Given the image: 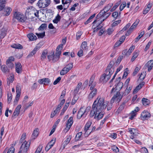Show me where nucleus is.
<instances>
[{
	"mask_svg": "<svg viewBox=\"0 0 153 153\" xmlns=\"http://www.w3.org/2000/svg\"><path fill=\"white\" fill-rule=\"evenodd\" d=\"M146 72H144L141 73L139 77L140 79L143 80L144 79L146 75Z\"/></svg>",
	"mask_w": 153,
	"mask_h": 153,
	"instance_id": "obj_55",
	"label": "nucleus"
},
{
	"mask_svg": "<svg viewBox=\"0 0 153 153\" xmlns=\"http://www.w3.org/2000/svg\"><path fill=\"white\" fill-rule=\"evenodd\" d=\"M134 48L135 46H131L126 52V55H130L134 49Z\"/></svg>",
	"mask_w": 153,
	"mask_h": 153,
	"instance_id": "obj_41",
	"label": "nucleus"
},
{
	"mask_svg": "<svg viewBox=\"0 0 153 153\" xmlns=\"http://www.w3.org/2000/svg\"><path fill=\"white\" fill-rule=\"evenodd\" d=\"M89 127H87V126H85L84 128V131L85 132V135L86 137L88 136L91 132V131L89 129Z\"/></svg>",
	"mask_w": 153,
	"mask_h": 153,
	"instance_id": "obj_34",
	"label": "nucleus"
},
{
	"mask_svg": "<svg viewBox=\"0 0 153 153\" xmlns=\"http://www.w3.org/2000/svg\"><path fill=\"white\" fill-rule=\"evenodd\" d=\"M69 101L68 102H67V101H66L65 105L64 107H63V108L62 109V112L60 114L61 115H63L64 114V112H65V111H66L68 106L69 105Z\"/></svg>",
	"mask_w": 153,
	"mask_h": 153,
	"instance_id": "obj_32",
	"label": "nucleus"
},
{
	"mask_svg": "<svg viewBox=\"0 0 153 153\" xmlns=\"http://www.w3.org/2000/svg\"><path fill=\"white\" fill-rule=\"evenodd\" d=\"M126 6V2H123L121 4L120 7V11H122Z\"/></svg>",
	"mask_w": 153,
	"mask_h": 153,
	"instance_id": "obj_59",
	"label": "nucleus"
},
{
	"mask_svg": "<svg viewBox=\"0 0 153 153\" xmlns=\"http://www.w3.org/2000/svg\"><path fill=\"white\" fill-rule=\"evenodd\" d=\"M82 85V83L79 82L77 85L76 89L74 90V91L75 93L77 94L81 88Z\"/></svg>",
	"mask_w": 153,
	"mask_h": 153,
	"instance_id": "obj_40",
	"label": "nucleus"
},
{
	"mask_svg": "<svg viewBox=\"0 0 153 153\" xmlns=\"http://www.w3.org/2000/svg\"><path fill=\"white\" fill-rule=\"evenodd\" d=\"M111 149L113 150V151L117 152H119V149L116 146H114L112 147Z\"/></svg>",
	"mask_w": 153,
	"mask_h": 153,
	"instance_id": "obj_64",
	"label": "nucleus"
},
{
	"mask_svg": "<svg viewBox=\"0 0 153 153\" xmlns=\"http://www.w3.org/2000/svg\"><path fill=\"white\" fill-rule=\"evenodd\" d=\"M60 17L58 14L56 17L55 19L53 20V22L56 24H57L58 23V22L60 20Z\"/></svg>",
	"mask_w": 153,
	"mask_h": 153,
	"instance_id": "obj_44",
	"label": "nucleus"
},
{
	"mask_svg": "<svg viewBox=\"0 0 153 153\" xmlns=\"http://www.w3.org/2000/svg\"><path fill=\"white\" fill-rule=\"evenodd\" d=\"M82 34V32L81 31H79L77 32L76 34V38L77 39H78L80 38Z\"/></svg>",
	"mask_w": 153,
	"mask_h": 153,
	"instance_id": "obj_62",
	"label": "nucleus"
},
{
	"mask_svg": "<svg viewBox=\"0 0 153 153\" xmlns=\"http://www.w3.org/2000/svg\"><path fill=\"white\" fill-rule=\"evenodd\" d=\"M55 142V140L52 139L46 146L45 148V150L46 151H48L51 148L54 144Z\"/></svg>",
	"mask_w": 153,
	"mask_h": 153,
	"instance_id": "obj_20",
	"label": "nucleus"
},
{
	"mask_svg": "<svg viewBox=\"0 0 153 153\" xmlns=\"http://www.w3.org/2000/svg\"><path fill=\"white\" fill-rule=\"evenodd\" d=\"M95 14H94L92 15L87 20V21L85 22V25L87 24H88L91 22L92 21V19L95 17Z\"/></svg>",
	"mask_w": 153,
	"mask_h": 153,
	"instance_id": "obj_42",
	"label": "nucleus"
},
{
	"mask_svg": "<svg viewBox=\"0 0 153 153\" xmlns=\"http://www.w3.org/2000/svg\"><path fill=\"white\" fill-rule=\"evenodd\" d=\"M16 90V94L15 100V102H17L19 100L21 91L20 85L19 84H18L17 85Z\"/></svg>",
	"mask_w": 153,
	"mask_h": 153,
	"instance_id": "obj_10",
	"label": "nucleus"
},
{
	"mask_svg": "<svg viewBox=\"0 0 153 153\" xmlns=\"http://www.w3.org/2000/svg\"><path fill=\"white\" fill-rule=\"evenodd\" d=\"M72 63H69L66 65L60 71V74L61 75H64L67 74L73 68Z\"/></svg>",
	"mask_w": 153,
	"mask_h": 153,
	"instance_id": "obj_8",
	"label": "nucleus"
},
{
	"mask_svg": "<svg viewBox=\"0 0 153 153\" xmlns=\"http://www.w3.org/2000/svg\"><path fill=\"white\" fill-rule=\"evenodd\" d=\"M36 34L39 38H43L45 36V32H44L43 33H36Z\"/></svg>",
	"mask_w": 153,
	"mask_h": 153,
	"instance_id": "obj_52",
	"label": "nucleus"
},
{
	"mask_svg": "<svg viewBox=\"0 0 153 153\" xmlns=\"http://www.w3.org/2000/svg\"><path fill=\"white\" fill-rule=\"evenodd\" d=\"M14 151L15 148L12 146L8 149L7 153H14Z\"/></svg>",
	"mask_w": 153,
	"mask_h": 153,
	"instance_id": "obj_54",
	"label": "nucleus"
},
{
	"mask_svg": "<svg viewBox=\"0 0 153 153\" xmlns=\"http://www.w3.org/2000/svg\"><path fill=\"white\" fill-rule=\"evenodd\" d=\"M12 10V9L11 7H6L3 9L2 13L4 16H8L10 14Z\"/></svg>",
	"mask_w": 153,
	"mask_h": 153,
	"instance_id": "obj_14",
	"label": "nucleus"
},
{
	"mask_svg": "<svg viewBox=\"0 0 153 153\" xmlns=\"http://www.w3.org/2000/svg\"><path fill=\"white\" fill-rule=\"evenodd\" d=\"M39 130V129L37 128L33 131L32 135V137L33 139H35L37 137L38 134Z\"/></svg>",
	"mask_w": 153,
	"mask_h": 153,
	"instance_id": "obj_30",
	"label": "nucleus"
},
{
	"mask_svg": "<svg viewBox=\"0 0 153 153\" xmlns=\"http://www.w3.org/2000/svg\"><path fill=\"white\" fill-rule=\"evenodd\" d=\"M72 0H62V3L63 4H67L70 3Z\"/></svg>",
	"mask_w": 153,
	"mask_h": 153,
	"instance_id": "obj_61",
	"label": "nucleus"
},
{
	"mask_svg": "<svg viewBox=\"0 0 153 153\" xmlns=\"http://www.w3.org/2000/svg\"><path fill=\"white\" fill-rule=\"evenodd\" d=\"M73 123V117H71L68 120L66 123V126L65 128V130L66 132L68 131Z\"/></svg>",
	"mask_w": 153,
	"mask_h": 153,
	"instance_id": "obj_12",
	"label": "nucleus"
},
{
	"mask_svg": "<svg viewBox=\"0 0 153 153\" xmlns=\"http://www.w3.org/2000/svg\"><path fill=\"white\" fill-rule=\"evenodd\" d=\"M21 108V105H19L15 109L14 111L13 115L14 116H18L20 112V109Z\"/></svg>",
	"mask_w": 153,
	"mask_h": 153,
	"instance_id": "obj_24",
	"label": "nucleus"
},
{
	"mask_svg": "<svg viewBox=\"0 0 153 153\" xmlns=\"http://www.w3.org/2000/svg\"><path fill=\"white\" fill-rule=\"evenodd\" d=\"M65 100H62L61 102L58 105L57 107V110H60L61 108V106L63 105L65 102Z\"/></svg>",
	"mask_w": 153,
	"mask_h": 153,
	"instance_id": "obj_51",
	"label": "nucleus"
},
{
	"mask_svg": "<svg viewBox=\"0 0 153 153\" xmlns=\"http://www.w3.org/2000/svg\"><path fill=\"white\" fill-rule=\"evenodd\" d=\"M153 60H151L149 61L146 64V66L148 68V71H149L152 69L153 67Z\"/></svg>",
	"mask_w": 153,
	"mask_h": 153,
	"instance_id": "obj_25",
	"label": "nucleus"
},
{
	"mask_svg": "<svg viewBox=\"0 0 153 153\" xmlns=\"http://www.w3.org/2000/svg\"><path fill=\"white\" fill-rule=\"evenodd\" d=\"M50 3L51 0H39L37 5L40 8H44L48 7Z\"/></svg>",
	"mask_w": 153,
	"mask_h": 153,
	"instance_id": "obj_6",
	"label": "nucleus"
},
{
	"mask_svg": "<svg viewBox=\"0 0 153 153\" xmlns=\"http://www.w3.org/2000/svg\"><path fill=\"white\" fill-rule=\"evenodd\" d=\"M125 39V36H121L119 40V41L118 42H117L115 45L116 46L119 45H120L124 41Z\"/></svg>",
	"mask_w": 153,
	"mask_h": 153,
	"instance_id": "obj_31",
	"label": "nucleus"
},
{
	"mask_svg": "<svg viewBox=\"0 0 153 153\" xmlns=\"http://www.w3.org/2000/svg\"><path fill=\"white\" fill-rule=\"evenodd\" d=\"M123 85V83L121 82H118L117 84L115 83V88H113L112 89L111 91V93H112L113 92H114L116 90L119 91L122 88Z\"/></svg>",
	"mask_w": 153,
	"mask_h": 153,
	"instance_id": "obj_11",
	"label": "nucleus"
},
{
	"mask_svg": "<svg viewBox=\"0 0 153 153\" xmlns=\"http://www.w3.org/2000/svg\"><path fill=\"white\" fill-rule=\"evenodd\" d=\"M14 79V76L13 74L10 75V76L8 77L7 79V84L8 85H10V83L13 82Z\"/></svg>",
	"mask_w": 153,
	"mask_h": 153,
	"instance_id": "obj_28",
	"label": "nucleus"
},
{
	"mask_svg": "<svg viewBox=\"0 0 153 153\" xmlns=\"http://www.w3.org/2000/svg\"><path fill=\"white\" fill-rule=\"evenodd\" d=\"M120 12L119 13V14L117 12H113L112 14V16L115 18V19H117V18L119 17L120 16Z\"/></svg>",
	"mask_w": 153,
	"mask_h": 153,
	"instance_id": "obj_43",
	"label": "nucleus"
},
{
	"mask_svg": "<svg viewBox=\"0 0 153 153\" xmlns=\"http://www.w3.org/2000/svg\"><path fill=\"white\" fill-rule=\"evenodd\" d=\"M47 27V25L46 24H43L41 25L39 28V30H44Z\"/></svg>",
	"mask_w": 153,
	"mask_h": 153,
	"instance_id": "obj_58",
	"label": "nucleus"
},
{
	"mask_svg": "<svg viewBox=\"0 0 153 153\" xmlns=\"http://www.w3.org/2000/svg\"><path fill=\"white\" fill-rule=\"evenodd\" d=\"M14 60V58L13 56H10L7 60L6 62L7 64H9L11 63Z\"/></svg>",
	"mask_w": 153,
	"mask_h": 153,
	"instance_id": "obj_57",
	"label": "nucleus"
},
{
	"mask_svg": "<svg viewBox=\"0 0 153 153\" xmlns=\"http://www.w3.org/2000/svg\"><path fill=\"white\" fill-rule=\"evenodd\" d=\"M95 76L93 75L91 77L89 83V85L90 86V90L93 89L95 86L96 83L94 82Z\"/></svg>",
	"mask_w": 153,
	"mask_h": 153,
	"instance_id": "obj_15",
	"label": "nucleus"
},
{
	"mask_svg": "<svg viewBox=\"0 0 153 153\" xmlns=\"http://www.w3.org/2000/svg\"><path fill=\"white\" fill-rule=\"evenodd\" d=\"M114 64L113 61H111L110 62L105 71V73L102 74L100 78V81L101 82H106L110 79L114 71Z\"/></svg>",
	"mask_w": 153,
	"mask_h": 153,
	"instance_id": "obj_2",
	"label": "nucleus"
},
{
	"mask_svg": "<svg viewBox=\"0 0 153 153\" xmlns=\"http://www.w3.org/2000/svg\"><path fill=\"white\" fill-rule=\"evenodd\" d=\"M90 90L91 91L88 96V98L90 100L92 99L96 95L97 92V90L96 88H94L93 89Z\"/></svg>",
	"mask_w": 153,
	"mask_h": 153,
	"instance_id": "obj_16",
	"label": "nucleus"
},
{
	"mask_svg": "<svg viewBox=\"0 0 153 153\" xmlns=\"http://www.w3.org/2000/svg\"><path fill=\"white\" fill-rule=\"evenodd\" d=\"M144 85V82H143L139 84L134 89L133 91L134 94L136 93Z\"/></svg>",
	"mask_w": 153,
	"mask_h": 153,
	"instance_id": "obj_29",
	"label": "nucleus"
},
{
	"mask_svg": "<svg viewBox=\"0 0 153 153\" xmlns=\"http://www.w3.org/2000/svg\"><path fill=\"white\" fill-rule=\"evenodd\" d=\"M30 144V142L28 143L26 141H25L21 146L20 151L22 153H26L29 149Z\"/></svg>",
	"mask_w": 153,
	"mask_h": 153,
	"instance_id": "obj_9",
	"label": "nucleus"
},
{
	"mask_svg": "<svg viewBox=\"0 0 153 153\" xmlns=\"http://www.w3.org/2000/svg\"><path fill=\"white\" fill-rule=\"evenodd\" d=\"M132 88V86H130L128 88H127L125 90V93H122V95L121 94H120V93L118 92H117L115 94H114V96L113 97L111 100V102L112 103H113L114 100H117V101L119 102L123 96L127 95L130 92Z\"/></svg>",
	"mask_w": 153,
	"mask_h": 153,
	"instance_id": "obj_4",
	"label": "nucleus"
},
{
	"mask_svg": "<svg viewBox=\"0 0 153 153\" xmlns=\"http://www.w3.org/2000/svg\"><path fill=\"white\" fill-rule=\"evenodd\" d=\"M144 33L145 32L144 31H143L141 32L139 35L135 39V42H137L140 39V38H141L143 36Z\"/></svg>",
	"mask_w": 153,
	"mask_h": 153,
	"instance_id": "obj_36",
	"label": "nucleus"
},
{
	"mask_svg": "<svg viewBox=\"0 0 153 153\" xmlns=\"http://www.w3.org/2000/svg\"><path fill=\"white\" fill-rule=\"evenodd\" d=\"M13 18L21 22H24L26 19L24 14L18 11L14 12Z\"/></svg>",
	"mask_w": 153,
	"mask_h": 153,
	"instance_id": "obj_5",
	"label": "nucleus"
},
{
	"mask_svg": "<svg viewBox=\"0 0 153 153\" xmlns=\"http://www.w3.org/2000/svg\"><path fill=\"white\" fill-rule=\"evenodd\" d=\"M38 82L41 84H44L46 85L50 84L51 81L48 78H43L38 80Z\"/></svg>",
	"mask_w": 153,
	"mask_h": 153,
	"instance_id": "obj_17",
	"label": "nucleus"
},
{
	"mask_svg": "<svg viewBox=\"0 0 153 153\" xmlns=\"http://www.w3.org/2000/svg\"><path fill=\"white\" fill-rule=\"evenodd\" d=\"M139 53L137 52H134L133 53V56L131 59V61L133 62L138 56Z\"/></svg>",
	"mask_w": 153,
	"mask_h": 153,
	"instance_id": "obj_45",
	"label": "nucleus"
},
{
	"mask_svg": "<svg viewBox=\"0 0 153 153\" xmlns=\"http://www.w3.org/2000/svg\"><path fill=\"white\" fill-rule=\"evenodd\" d=\"M90 108V107H88L85 109L82 108H81L78 112L77 118L80 119L83 116L85 117Z\"/></svg>",
	"mask_w": 153,
	"mask_h": 153,
	"instance_id": "obj_7",
	"label": "nucleus"
},
{
	"mask_svg": "<svg viewBox=\"0 0 153 153\" xmlns=\"http://www.w3.org/2000/svg\"><path fill=\"white\" fill-rule=\"evenodd\" d=\"M151 114L148 111H144L141 114L140 117L143 120H146L150 117Z\"/></svg>",
	"mask_w": 153,
	"mask_h": 153,
	"instance_id": "obj_13",
	"label": "nucleus"
},
{
	"mask_svg": "<svg viewBox=\"0 0 153 153\" xmlns=\"http://www.w3.org/2000/svg\"><path fill=\"white\" fill-rule=\"evenodd\" d=\"M48 53L47 51L44 50L42 53L41 56V59L42 60L46 58L47 54Z\"/></svg>",
	"mask_w": 153,
	"mask_h": 153,
	"instance_id": "obj_38",
	"label": "nucleus"
},
{
	"mask_svg": "<svg viewBox=\"0 0 153 153\" xmlns=\"http://www.w3.org/2000/svg\"><path fill=\"white\" fill-rule=\"evenodd\" d=\"M16 65V72L20 74L22 72V65L19 63H17L15 64Z\"/></svg>",
	"mask_w": 153,
	"mask_h": 153,
	"instance_id": "obj_23",
	"label": "nucleus"
},
{
	"mask_svg": "<svg viewBox=\"0 0 153 153\" xmlns=\"http://www.w3.org/2000/svg\"><path fill=\"white\" fill-rule=\"evenodd\" d=\"M40 47V46L39 45H37L33 50L27 56L30 57L33 56L36 53L37 51H38Z\"/></svg>",
	"mask_w": 153,
	"mask_h": 153,
	"instance_id": "obj_19",
	"label": "nucleus"
},
{
	"mask_svg": "<svg viewBox=\"0 0 153 153\" xmlns=\"http://www.w3.org/2000/svg\"><path fill=\"white\" fill-rule=\"evenodd\" d=\"M1 69L2 71L4 73L8 72L7 68L5 65H2L1 67Z\"/></svg>",
	"mask_w": 153,
	"mask_h": 153,
	"instance_id": "obj_53",
	"label": "nucleus"
},
{
	"mask_svg": "<svg viewBox=\"0 0 153 153\" xmlns=\"http://www.w3.org/2000/svg\"><path fill=\"white\" fill-rule=\"evenodd\" d=\"M59 58L60 57L57 56V55H55L54 54V53H53L52 62H56L59 59Z\"/></svg>",
	"mask_w": 153,
	"mask_h": 153,
	"instance_id": "obj_46",
	"label": "nucleus"
},
{
	"mask_svg": "<svg viewBox=\"0 0 153 153\" xmlns=\"http://www.w3.org/2000/svg\"><path fill=\"white\" fill-rule=\"evenodd\" d=\"M142 102L145 106L148 105L149 103V101L147 99L143 98L142 100Z\"/></svg>",
	"mask_w": 153,
	"mask_h": 153,
	"instance_id": "obj_37",
	"label": "nucleus"
},
{
	"mask_svg": "<svg viewBox=\"0 0 153 153\" xmlns=\"http://www.w3.org/2000/svg\"><path fill=\"white\" fill-rule=\"evenodd\" d=\"M121 22V20H120L114 21L112 24V27H114L116 26H117Z\"/></svg>",
	"mask_w": 153,
	"mask_h": 153,
	"instance_id": "obj_50",
	"label": "nucleus"
},
{
	"mask_svg": "<svg viewBox=\"0 0 153 153\" xmlns=\"http://www.w3.org/2000/svg\"><path fill=\"white\" fill-rule=\"evenodd\" d=\"M88 48V46H87V42L84 41L83 42L81 46L80 49L83 50L84 52H86Z\"/></svg>",
	"mask_w": 153,
	"mask_h": 153,
	"instance_id": "obj_22",
	"label": "nucleus"
},
{
	"mask_svg": "<svg viewBox=\"0 0 153 153\" xmlns=\"http://www.w3.org/2000/svg\"><path fill=\"white\" fill-rule=\"evenodd\" d=\"M7 31V29L6 28L3 27L0 30V38H3L6 35Z\"/></svg>",
	"mask_w": 153,
	"mask_h": 153,
	"instance_id": "obj_18",
	"label": "nucleus"
},
{
	"mask_svg": "<svg viewBox=\"0 0 153 153\" xmlns=\"http://www.w3.org/2000/svg\"><path fill=\"white\" fill-rule=\"evenodd\" d=\"M71 139V135H68L67 136L66 138L64 141V142L65 143H67L68 144L69 143Z\"/></svg>",
	"mask_w": 153,
	"mask_h": 153,
	"instance_id": "obj_49",
	"label": "nucleus"
},
{
	"mask_svg": "<svg viewBox=\"0 0 153 153\" xmlns=\"http://www.w3.org/2000/svg\"><path fill=\"white\" fill-rule=\"evenodd\" d=\"M33 101L31 102H29L28 104H27L25 105V109H27L29 108L30 106L32 105L33 104Z\"/></svg>",
	"mask_w": 153,
	"mask_h": 153,
	"instance_id": "obj_63",
	"label": "nucleus"
},
{
	"mask_svg": "<svg viewBox=\"0 0 153 153\" xmlns=\"http://www.w3.org/2000/svg\"><path fill=\"white\" fill-rule=\"evenodd\" d=\"M27 37L30 41H33L37 39L36 36L33 33H30L27 34Z\"/></svg>",
	"mask_w": 153,
	"mask_h": 153,
	"instance_id": "obj_27",
	"label": "nucleus"
},
{
	"mask_svg": "<svg viewBox=\"0 0 153 153\" xmlns=\"http://www.w3.org/2000/svg\"><path fill=\"white\" fill-rule=\"evenodd\" d=\"M120 3V1L116 3L115 5L110 10V11L113 12L114 10L119 6Z\"/></svg>",
	"mask_w": 153,
	"mask_h": 153,
	"instance_id": "obj_47",
	"label": "nucleus"
},
{
	"mask_svg": "<svg viewBox=\"0 0 153 153\" xmlns=\"http://www.w3.org/2000/svg\"><path fill=\"white\" fill-rule=\"evenodd\" d=\"M78 99V97L76 96V95H75L73 99L72 102H71V104L73 105L76 102V101Z\"/></svg>",
	"mask_w": 153,
	"mask_h": 153,
	"instance_id": "obj_56",
	"label": "nucleus"
},
{
	"mask_svg": "<svg viewBox=\"0 0 153 153\" xmlns=\"http://www.w3.org/2000/svg\"><path fill=\"white\" fill-rule=\"evenodd\" d=\"M113 4L110 3L105 7L104 9V12L105 13L107 12L113 6Z\"/></svg>",
	"mask_w": 153,
	"mask_h": 153,
	"instance_id": "obj_33",
	"label": "nucleus"
},
{
	"mask_svg": "<svg viewBox=\"0 0 153 153\" xmlns=\"http://www.w3.org/2000/svg\"><path fill=\"white\" fill-rule=\"evenodd\" d=\"M11 47L14 48L21 49L22 48V46L19 44H14L11 45Z\"/></svg>",
	"mask_w": 153,
	"mask_h": 153,
	"instance_id": "obj_39",
	"label": "nucleus"
},
{
	"mask_svg": "<svg viewBox=\"0 0 153 153\" xmlns=\"http://www.w3.org/2000/svg\"><path fill=\"white\" fill-rule=\"evenodd\" d=\"M128 132H129L131 134L134 136H137L138 134L137 130L134 128H129L128 129Z\"/></svg>",
	"mask_w": 153,
	"mask_h": 153,
	"instance_id": "obj_21",
	"label": "nucleus"
},
{
	"mask_svg": "<svg viewBox=\"0 0 153 153\" xmlns=\"http://www.w3.org/2000/svg\"><path fill=\"white\" fill-rule=\"evenodd\" d=\"M59 111L60 110H57V108L55 110H54L53 111L51 112V118L53 117L57 113H59Z\"/></svg>",
	"mask_w": 153,
	"mask_h": 153,
	"instance_id": "obj_48",
	"label": "nucleus"
},
{
	"mask_svg": "<svg viewBox=\"0 0 153 153\" xmlns=\"http://www.w3.org/2000/svg\"><path fill=\"white\" fill-rule=\"evenodd\" d=\"M108 105L106 101H104V99L98 97L94 102L91 111L90 116L93 117L94 116V118L99 120L103 116L102 111L106 108Z\"/></svg>",
	"mask_w": 153,
	"mask_h": 153,
	"instance_id": "obj_1",
	"label": "nucleus"
},
{
	"mask_svg": "<svg viewBox=\"0 0 153 153\" xmlns=\"http://www.w3.org/2000/svg\"><path fill=\"white\" fill-rule=\"evenodd\" d=\"M39 11L34 7L30 6L27 9L26 11V16L28 19L32 21L35 17L39 16Z\"/></svg>",
	"mask_w": 153,
	"mask_h": 153,
	"instance_id": "obj_3",
	"label": "nucleus"
},
{
	"mask_svg": "<svg viewBox=\"0 0 153 153\" xmlns=\"http://www.w3.org/2000/svg\"><path fill=\"white\" fill-rule=\"evenodd\" d=\"M84 52V51L83 50L80 49L77 53L78 56L79 57L82 56L83 55Z\"/></svg>",
	"mask_w": 153,
	"mask_h": 153,
	"instance_id": "obj_60",
	"label": "nucleus"
},
{
	"mask_svg": "<svg viewBox=\"0 0 153 153\" xmlns=\"http://www.w3.org/2000/svg\"><path fill=\"white\" fill-rule=\"evenodd\" d=\"M43 147V146L42 145H40L37 148L35 153H43V152L42 150Z\"/></svg>",
	"mask_w": 153,
	"mask_h": 153,
	"instance_id": "obj_35",
	"label": "nucleus"
},
{
	"mask_svg": "<svg viewBox=\"0 0 153 153\" xmlns=\"http://www.w3.org/2000/svg\"><path fill=\"white\" fill-rule=\"evenodd\" d=\"M63 48L62 45H59L56 48L55 55L60 57V55L61 53V50Z\"/></svg>",
	"mask_w": 153,
	"mask_h": 153,
	"instance_id": "obj_26",
	"label": "nucleus"
}]
</instances>
